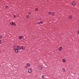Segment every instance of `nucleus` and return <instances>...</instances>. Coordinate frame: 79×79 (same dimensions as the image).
Masks as SVG:
<instances>
[{
    "instance_id": "obj_25",
    "label": "nucleus",
    "mask_w": 79,
    "mask_h": 79,
    "mask_svg": "<svg viewBox=\"0 0 79 79\" xmlns=\"http://www.w3.org/2000/svg\"><path fill=\"white\" fill-rule=\"evenodd\" d=\"M14 18H16V16H15V15H14Z\"/></svg>"
},
{
    "instance_id": "obj_1",
    "label": "nucleus",
    "mask_w": 79,
    "mask_h": 79,
    "mask_svg": "<svg viewBox=\"0 0 79 79\" xmlns=\"http://www.w3.org/2000/svg\"><path fill=\"white\" fill-rule=\"evenodd\" d=\"M28 72L29 73H31L32 72V70L31 69H30L28 70Z\"/></svg>"
},
{
    "instance_id": "obj_16",
    "label": "nucleus",
    "mask_w": 79,
    "mask_h": 79,
    "mask_svg": "<svg viewBox=\"0 0 79 79\" xmlns=\"http://www.w3.org/2000/svg\"><path fill=\"white\" fill-rule=\"evenodd\" d=\"M48 14L49 15H51L52 14L51 13V12H49L48 13Z\"/></svg>"
},
{
    "instance_id": "obj_12",
    "label": "nucleus",
    "mask_w": 79,
    "mask_h": 79,
    "mask_svg": "<svg viewBox=\"0 0 79 79\" xmlns=\"http://www.w3.org/2000/svg\"><path fill=\"white\" fill-rule=\"evenodd\" d=\"M10 24L11 25H12V26H13V25H14V23H13V22L11 23Z\"/></svg>"
},
{
    "instance_id": "obj_13",
    "label": "nucleus",
    "mask_w": 79,
    "mask_h": 79,
    "mask_svg": "<svg viewBox=\"0 0 79 79\" xmlns=\"http://www.w3.org/2000/svg\"><path fill=\"white\" fill-rule=\"evenodd\" d=\"M62 61L63 62H65L66 61V60L65 59H64L62 60Z\"/></svg>"
},
{
    "instance_id": "obj_19",
    "label": "nucleus",
    "mask_w": 79,
    "mask_h": 79,
    "mask_svg": "<svg viewBox=\"0 0 79 79\" xmlns=\"http://www.w3.org/2000/svg\"><path fill=\"white\" fill-rule=\"evenodd\" d=\"M42 23H43V22H42V21L40 22V23L42 24Z\"/></svg>"
},
{
    "instance_id": "obj_26",
    "label": "nucleus",
    "mask_w": 79,
    "mask_h": 79,
    "mask_svg": "<svg viewBox=\"0 0 79 79\" xmlns=\"http://www.w3.org/2000/svg\"><path fill=\"white\" fill-rule=\"evenodd\" d=\"M77 32H78V34H79V31H77Z\"/></svg>"
},
{
    "instance_id": "obj_9",
    "label": "nucleus",
    "mask_w": 79,
    "mask_h": 79,
    "mask_svg": "<svg viewBox=\"0 0 79 79\" xmlns=\"http://www.w3.org/2000/svg\"><path fill=\"white\" fill-rule=\"evenodd\" d=\"M19 39H21L23 38V36H19Z\"/></svg>"
},
{
    "instance_id": "obj_3",
    "label": "nucleus",
    "mask_w": 79,
    "mask_h": 79,
    "mask_svg": "<svg viewBox=\"0 0 79 79\" xmlns=\"http://www.w3.org/2000/svg\"><path fill=\"white\" fill-rule=\"evenodd\" d=\"M72 4L73 5L75 6V5H76V2L74 1H73L72 2Z\"/></svg>"
},
{
    "instance_id": "obj_15",
    "label": "nucleus",
    "mask_w": 79,
    "mask_h": 79,
    "mask_svg": "<svg viewBox=\"0 0 79 79\" xmlns=\"http://www.w3.org/2000/svg\"><path fill=\"white\" fill-rule=\"evenodd\" d=\"M72 15H70V16H69L70 19H72Z\"/></svg>"
},
{
    "instance_id": "obj_24",
    "label": "nucleus",
    "mask_w": 79,
    "mask_h": 79,
    "mask_svg": "<svg viewBox=\"0 0 79 79\" xmlns=\"http://www.w3.org/2000/svg\"><path fill=\"white\" fill-rule=\"evenodd\" d=\"M28 14H29V15H31V13L30 12H29L28 13Z\"/></svg>"
},
{
    "instance_id": "obj_2",
    "label": "nucleus",
    "mask_w": 79,
    "mask_h": 79,
    "mask_svg": "<svg viewBox=\"0 0 79 79\" xmlns=\"http://www.w3.org/2000/svg\"><path fill=\"white\" fill-rule=\"evenodd\" d=\"M17 48L18 50H21V48L20 47V46H17Z\"/></svg>"
},
{
    "instance_id": "obj_23",
    "label": "nucleus",
    "mask_w": 79,
    "mask_h": 79,
    "mask_svg": "<svg viewBox=\"0 0 79 79\" xmlns=\"http://www.w3.org/2000/svg\"><path fill=\"white\" fill-rule=\"evenodd\" d=\"M37 24H40V23H37Z\"/></svg>"
},
{
    "instance_id": "obj_14",
    "label": "nucleus",
    "mask_w": 79,
    "mask_h": 79,
    "mask_svg": "<svg viewBox=\"0 0 79 79\" xmlns=\"http://www.w3.org/2000/svg\"><path fill=\"white\" fill-rule=\"evenodd\" d=\"M13 48L14 49H16V46H14L13 47Z\"/></svg>"
},
{
    "instance_id": "obj_27",
    "label": "nucleus",
    "mask_w": 79,
    "mask_h": 79,
    "mask_svg": "<svg viewBox=\"0 0 79 79\" xmlns=\"http://www.w3.org/2000/svg\"><path fill=\"white\" fill-rule=\"evenodd\" d=\"M14 25H15V26H16V23H15V24H14Z\"/></svg>"
},
{
    "instance_id": "obj_18",
    "label": "nucleus",
    "mask_w": 79,
    "mask_h": 79,
    "mask_svg": "<svg viewBox=\"0 0 79 79\" xmlns=\"http://www.w3.org/2000/svg\"><path fill=\"white\" fill-rule=\"evenodd\" d=\"M27 18H29V15H27Z\"/></svg>"
},
{
    "instance_id": "obj_21",
    "label": "nucleus",
    "mask_w": 79,
    "mask_h": 79,
    "mask_svg": "<svg viewBox=\"0 0 79 79\" xmlns=\"http://www.w3.org/2000/svg\"><path fill=\"white\" fill-rule=\"evenodd\" d=\"M2 38V36L0 35V38L1 39Z\"/></svg>"
},
{
    "instance_id": "obj_17",
    "label": "nucleus",
    "mask_w": 79,
    "mask_h": 79,
    "mask_svg": "<svg viewBox=\"0 0 79 79\" xmlns=\"http://www.w3.org/2000/svg\"><path fill=\"white\" fill-rule=\"evenodd\" d=\"M62 71L64 72V71H65V69H64V68L63 69Z\"/></svg>"
},
{
    "instance_id": "obj_20",
    "label": "nucleus",
    "mask_w": 79,
    "mask_h": 79,
    "mask_svg": "<svg viewBox=\"0 0 79 79\" xmlns=\"http://www.w3.org/2000/svg\"><path fill=\"white\" fill-rule=\"evenodd\" d=\"M35 10L36 11H37V10H38V9H37V8H36Z\"/></svg>"
},
{
    "instance_id": "obj_22",
    "label": "nucleus",
    "mask_w": 79,
    "mask_h": 79,
    "mask_svg": "<svg viewBox=\"0 0 79 79\" xmlns=\"http://www.w3.org/2000/svg\"><path fill=\"white\" fill-rule=\"evenodd\" d=\"M8 8V6H6V8Z\"/></svg>"
},
{
    "instance_id": "obj_4",
    "label": "nucleus",
    "mask_w": 79,
    "mask_h": 79,
    "mask_svg": "<svg viewBox=\"0 0 79 79\" xmlns=\"http://www.w3.org/2000/svg\"><path fill=\"white\" fill-rule=\"evenodd\" d=\"M15 52L16 53H17V52H18V49H16L15 50Z\"/></svg>"
},
{
    "instance_id": "obj_7",
    "label": "nucleus",
    "mask_w": 79,
    "mask_h": 79,
    "mask_svg": "<svg viewBox=\"0 0 79 79\" xmlns=\"http://www.w3.org/2000/svg\"><path fill=\"white\" fill-rule=\"evenodd\" d=\"M61 50H62V47H60L59 48V50H60V51H61Z\"/></svg>"
},
{
    "instance_id": "obj_5",
    "label": "nucleus",
    "mask_w": 79,
    "mask_h": 79,
    "mask_svg": "<svg viewBox=\"0 0 79 79\" xmlns=\"http://www.w3.org/2000/svg\"><path fill=\"white\" fill-rule=\"evenodd\" d=\"M21 48H22V50H24L25 49V48L23 46H22Z\"/></svg>"
},
{
    "instance_id": "obj_11",
    "label": "nucleus",
    "mask_w": 79,
    "mask_h": 79,
    "mask_svg": "<svg viewBox=\"0 0 79 79\" xmlns=\"http://www.w3.org/2000/svg\"><path fill=\"white\" fill-rule=\"evenodd\" d=\"M51 15H55V13L54 12H52V13Z\"/></svg>"
},
{
    "instance_id": "obj_10",
    "label": "nucleus",
    "mask_w": 79,
    "mask_h": 79,
    "mask_svg": "<svg viewBox=\"0 0 79 79\" xmlns=\"http://www.w3.org/2000/svg\"><path fill=\"white\" fill-rule=\"evenodd\" d=\"M27 66H28V67H29L30 66V64H29V63H27Z\"/></svg>"
},
{
    "instance_id": "obj_8",
    "label": "nucleus",
    "mask_w": 79,
    "mask_h": 79,
    "mask_svg": "<svg viewBox=\"0 0 79 79\" xmlns=\"http://www.w3.org/2000/svg\"><path fill=\"white\" fill-rule=\"evenodd\" d=\"M41 78L42 79H45V76H44V75H42L41 77Z\"/></svg>"
},
{
    "instance_id": "obj_6",
    "label": "nucleus",
    "mask_w": 79,
    "mask_h": 79,
    "mask_svg": "<svg viewBox=\"0 0 79 79\" xmlns=\"http://www.w3.org/2000/svg\"><path fill=\"white\" fill-rule=\"evenodd\" d=\"M39 68L40 69H42V66H39Z\"/></svg>"
}]
</instances>
